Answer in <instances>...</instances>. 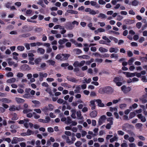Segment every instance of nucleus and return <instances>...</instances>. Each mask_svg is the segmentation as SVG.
I'll return each instance as SVG.
<instances>
[{
	"label": "nucleus",
	"mask_w": 147,
	"mask_h": 147,
	"mask_svg": "<svg viewBox=\"0 0 147 147\" xmlns=\"http://www.w3.org/2000/svg\"><path fill=\"white\" fill-rule=\"evenodd\" d=\"M113 92L112 88L109 86L101 88L99 90V92L102 94L111 93Z\"/></svg>",
	"instance_id": "1"
},
{
	"label": "nucleus",
	"mask_w": 147,
	"mask_h": 147,
	"mask_svg": "<svg viewBox=\"0 0 147 147\" xmlns=\"http://www.w3.org/2000/svg\"><path fill=\"white\" fill-rule=\"evenodd\" d=\"M119 113L121 116L123 115V119L125 120H128V116L127 115L129 114V109H127L125 111L124 113L122 111H120L119 112Z\"/></svg>",
	"instance_id": "2"
},
{
	"label": "nucleus",
	"mask_w": 147,
	"mask_h": 147,
	"mask_svg": "<svg viewBox=\"0 0 147 147\" xmlns=\"http://www.w3.org/2000/svg\"><path fill=\"white\" fill-rule=\"evenodd\" d=\"M24 139L23 138L14 137L12 140L11 143L12 144H16L18 142L22 141Z\"/></svg>",
	"instance_id": "3"
},
{
	"label": "nucleus",
	"mask_w": 147,
	"mask_h": 147,
	"mask_svg": "<svg viewBox=\"0 0 147 147\" xmlns=\"http://www.w3.org/2000/svg\"><path fill=\"white\" fill-rule=\"evenodd\" d=\"M20 109V106H16L15 105H12L10 107L9 110L11 111H14L16 110L19 111Z\"/></svg>",
	"instance_id": "4"
},
{
	"label": "nucleus",
	"mask_w": 147,
	"mask_h": 147,
	"mask_svg": "<svg viewBox=\"0 0 147 147\" xmlns=\"http://www.w3.org/2000/svg\"><path fill=\"white\" fill-rule=\"evenodd\" d=\"M139 100L142 103H145L147 102V96L146 95H143L140 98Z\"/></svg>",
	"instance_id": "5"
},
{
	"label": "nucleus",
	"mask_w": 147,
	"mask_h": 147,
	"mask_svg": "<svg viewBox=\"0 0 147 147\" xmlns=\"http://www.w3.org/2000/svg\"><path fill=\"white\" fill-rule=\"evenodd\" d=\"M106 116L105 115H102L99 118L98 123L99 125H101L102 123L104 122L105 120Z\"/></svg>",
	"instance_id": "6"
},
{
	"label": "nucleus",
	"mask_w": 147,
	"mask_h": 147,
	"mask_svg": "<svg viewBox=\"0 0 147 147\" xmlns=\"http://www.w3.org/2000/svg\"><path fill=\"white\" fill-rule=\"evenodd\" d=\"M95 101L98 103V106L100 107H105V104L102 102V101L100 99L95 100Z\"/></svg>",
	"instance_id": "7"
},
{
	"label": "nucleus",
	"mask_w": 147,
	"mask_h": 147,
	"mask_svg": "<svg viewBox=\"0 0 147 147\" xmlns=\"http://www.w3.org/2000/svg\"><path fill=\"white\" fill-rule=\"evenodd\" d=\"M95 102L96 101L95 100H93L91 101L90 102V106L92 110H94L95 109L96 106L95 103Z\"/></svg>",
	"instance_id": "8"
},
{
	"label": "nucleus",
	"mask_w": 147,
	"mask_h": 147,
	"mask_svg": "<svg viewBox=\"0 0 147 147\" xmlns=\"http://www.w3.org/2000/svg\"><path fill=\"white\" fill-rule=\"evenodd\" d=\"M67 79L68 80L73 82L76 83L78 82V80L73 77L67 76Z\"/></svg>",
	"instance_id": "9"
},
{
	"label": "nucleus",
	"mask_w": 147,
	"mask_h": 147,
	"mask_svg": "<svg viewBox=\"0 0 147 147\" xmlns=\"http://www.w3.org/2000/svg\"><path fill=\"white\" fill-rule=\"evenodd\" d=\"M70 56V55L69 54H62V58L61 59L62 60H66Z\"/></svg>",
	"instance_id": "10"
},
{
	"label": "nucleus",
	"mask_w": 147,
	"mask_h": 147,
	"mask_svg": "<svg viewBox=\"0 0 147 147\" xmlns=\"http://www.w3.org/2000/svg\"><path fill=\"white\" fill-rule=\"evenodd\" d=\"M39 75L40 77V80L41 81L42 80L43 77H46L47 76V74L46 73H43L42 72L39 73Z\"/></svg>",
	"instance_id": "11"
},
{
	"label": "nucleus",
	"mask_w": 147,
	"mask_h": 147,
	"mask_svg": "<svg viewBox=\"0 0 147 147\" xmlns=\"http://www.w3.org/2000/svg\"><path fill=\"white\" fill-rule=\"evenodd\" d=\"M138 117L141 119V121L144 122L146 121V119L144 116H142L141 114H139L137 115Z\"/></svg>",
	"instance_id": "12"
},
{
	"label": "nucleus",
	"mask_w": 147,
	"mask_h": 147,
	"mask_svg": "<svg viewBox=\"0 0 147 147\" xmlns=\"http://www.w3.org/2000/svg\"><path fill=\"white\" fill-rule=\"evenodd\" d=\"M0 100L4 103H9L11 102V100L6 98H3L0 99Z\"/></svg>",
	"instance_id": "13"
},
{
	"label": "nucleus",
	"mask_w": 147,
	"mask_h": 147,
	"mask_svg": "<svg viewBox=\"0 0 147 147\" xmlns=\"http://www.w3.org/2000/svg\"><path fill=\"white\" fill-rule=\"evenodd\" d=\"M121 89L123 92L125 93H127L128 91L129 88L128 87H126V86L123 85L121 87Z\"/></svg>",
	"instance_id": "14"
},
{
	"label": "nucleus",
	"mask_w": 147,
	"mask_h": 147,
	"mask_svg": "<svg viewBox=\"0 0 147 147\" xmlns=\"http://www.w3.org/2000/svg\"><path fill=\"white\" fill-rule=\"evenodd\" d=\"M88 12H89V13L90 14L94 15L97 13H99V11L98 10H97L96 11H95L94 10L91 9Z\"/></svg>",
	"instance_id": "15"
},
{
	"label": "nucleus",
	"mask_w": 147,
	"mask_h": 147,
	"mask_svg": "<svg viewBox=\"0 0 147 147\" xmlns=\"http://www.w3.org/2000/svg\"><path fill=\"white\" fill-rule=\"evenodd\" d=\"M130 135L132 136V137L129 138V141L130 142H133L134 140V134L133 132H130V133H129V135Z\"/></svg>",
	"instance_id": "16"
},
{
	"label": "nucleus",
	"mask_w": 147,
	"mask_h": 147,
	"mask_svg": "<svg viewBox=\"0 0 147 147\" xmlns=\"http://www.w3.org/2000/svg\"><path fill=\"white\" fill-rule=\"evenodd\" d=\"M141 73H129V77L133 76H136L138 77H140L141 76Z\"/></svg>",
	"instance_id": "17"
},
{
	"label": "nucleus",
	"mask_w": 147,
	"mask_h": 147,
	"mask_svg": "<svg viewBox=\"0 0 147 147\" xmlns=\"http://www.w3.org/2000/svg\"><path fill=\"white\" fill-rule=\"evenodd\" d=\"M68 40L66 38H63L62 39H60L58 41L60 45L63 44L65 42L67 41Z\"/></svg>",
	"instance_id": "18"
},
{
	"label": "nucleus",
	"mask_w": 147,
	"mask_h": 147,
	"mask_svg": "<svg viewBox=\"0 0 147 147\" xmlns=\"http://www.w3.org/2000/svg\"><path fill=\"white\" fill-rule=\"evenodd\" d=\"M16 79L15 78H12L7 80V82L8 83H11L15 82L16 81Z\"/></svg>",
	"instance_id": "19"
},
{
	"label": "nucleus",
	"mask_w": 147,
	"mask_h": 147,
	"mask_svg": "<svg viewBox=\"0 0 147 147\" xmlns=\"http://www.w3.org/2000/svg\"><path fill=\"white\" fill-rule=\"evenodd\" d=\"M42 59L40 57H38L36 59L34 60V62L36 65H38L41 62Z\"/></svg>",
	"instance_id": "20"
},
{
	"label": "nucleus",
	"mask_w": 147,
	"mask_h": 147,
	"mask_svg": "<svg viewBox=\"0 0 147 147\" xmlns=\"http://www.w3.org/2000/svg\"><path fill=\"white\" fill-rule=\"evenodd\" d=\"M15 100L18 103L24 102L25 101V100L24 99L18 97H16L15 98Z\"/></svg>",
	"instance_id": "21"
},
{
	"label": "nucleus",
	"mask_w": 147,
	"mask_h": 147,
	"mask_svg": "<svg viewBox=\"0 0 147 147\" xmlns=\"http://www.w3.org/2000/svg\"><path fill=\"white\" fill-rule=\"evenodd\" d=\"M76 114L77 117L78 118V119H82L83 117L82 116L81 112L80 111H77Z\"/></svg>",
	"instance_id": "22"
},
{
	"label": "nucleus",
	"mask_w": 147,
	"mask_h": 147,
	"mask_svg": "<svg viewBox=\"0 0 147 147\" xmlns=\"http://www.w3.org/2000/svg\"><path fill=\"white\" fill-rule=\"evenodd\" d=\"M90 116L92 117H95L97 116V112L95 111H94L92 112L90 114Z\"/></svg>",
	"instance_id": "23"
},
{
	"label": "nucleus",
	"mask_w": 147,
	"mask_h": 147,
	"mask_svg": "<svg viewBox=\"0 0 147 147\" xmlns=\"http://www.w3.org/2000/svg\"><path fill=\"white\" fill-rule=\"evenodd\" d=\"M67 28L70 30L72 29L74 27L72 23H69L67 25Z\"/></svg>",
	"instance_id": "24"
},
{
	"label": "nucleus",
	"mask_w": 147,
	"mask_h": 147,
	"mask_svg": "<svg viewBox=\"0 0 147 147\" xmlns=\"http://www.w3.org/2000/svg\"><path fill=\"white\" fill-rule=\"evenodd\" d=\"M109 111L111 112H113V111H115V112H116L117 111V107H110L109 108Z\"/></svg>",
	"instance_id": "25"
},
{
	"label": "nucleus",
	"mask_w": 147,
	"mask_h": 147,
	"mask_svg": "<svg viewBox=\"0 0 147 147\" xmlns=\"http://www.w3.org/2000/svg\"><path fill=\"white\" fill-rule=\"evenodd\" d=\"M81 89L80 87V86H76V89L74 90V92L75 93H78L80 92Z\"/></svg>",
	"instance_id": "26"
},
{
	"label": "nucleus",
	"mask_w": 147,
	"mask_h": 147,
	"mask_svg": "<svg viewBox=\"0 0 147 147\" xmlns=\"http://www.w3.org/2000/svg\"><path fill=\"white\" fill-rule=\"evenodd\" d=\"M98 51L101 53L107 52L108 51V50L105 48L102 47H100L98 49Z\"/></svg>",
	"instance_id": "27"
},
{
	"label": "nucleus",
	"mask_w": 147,
	"mask_h": 147,
	"mask_svg": "<svg viewBox=\"0 0 147 147\" xmlns=\"http://www.w3.org/2000/svg\"><path fill=\"white\" fill-rule=\"evenodd\" d=\"M37 52L42 54H43L45 52V50L42 48H39L37 50Z\"/></svg>",
	"instance_id": "28"
},
{
	"label": "nucleus",
	"mask_w": 147,
	"mask_h": 147,
	"mask_svg": "<svg viewBox=\"0 0 147 147\" xmlns=\"http://www.w3.org/2000/svg\"><path fill=\"white\" fill-rule=\"evenodd\" d=\"M139 3V2L136 0H134L130 4L133 6H136L138 5Z\"/></svg>",
	"instance_id": "29"
},
{
	"label": "nucleus",
	"mask_w": 147,
	"mask_h": 147,
	"mask_svg": "<svg viewBox=\"0 0 147 147\" xmlns=\"http://www.w3.org/2000/svg\"><path fill=\"white\" fill-rule=\"evenodd\" d=\"M34 132L33 131L29 129H28L26 131V134L27 136H30L31 134H34Z\"/></svg>",
	"instance_id": "30"
},
{
	"label": "nucleus",
	"mask_w": 147,
	"mask_h": 147,
	"mask_svg": "<svg viewBox=\"0 0 147 147\" xmlns=\"http://www.w3.org/2000/svg\"><path fill=\"white\" fill-rule=\"evenodd\" d=\"M72 122V121L70 117H68L67 118V119L65 121V123L67 124H70Z\"/></svg>",
	"instance_id": "31"
},
{
	"label": "nucleus",
	"mask_w": 147,
	"mask_h": 147,
	"mask_svg": "<svg viewBox=\"0 0 147 147\" xmlns=\"http://www.w3.org/2000/svg\"><path fill=\"white\" fill-rule=\"evenodd\" d=\"M29 120L28 119H24L23 120H21L19 121V123L20 124H24L25 122H28Z\"/></svg>",
	"instance_id": "32"
},
{
	"label": "nucleus",
	"mask_w": 147,
	"mask_h": 147,
	"mask_svg": "<svg viewBox=\"0 0 147 147\" xmlns=\"http://www.w3.org/2000/svg\"><path fill=\"white\" fill-rule=\"evenodd\" d=\"M67 12L71 14H77L78 13V12L77 11H74L73 10H67Z\"/></svg>",
	"instance_id": "33"
},
{
	"label": "nucleus",
	"mask_w": 147,
	"mask_h": 147,
	"mask_svg": "<svg viewBox=\"0 0 147 147\" xmlns=\"http://www.w3.org/2000/svg\"><path fill=\"white\" fill-rule=\"evenodd\" d=\"M78 57L79 58H82L83 59H89L90 58V57L88 55H84L82 56H78Z\"/></svg>",
	"instance_id": "34"
},
{
	"label": "nucleus",
	"mask_w": 147,
	"mask_h": 147,
	"mask_svg": "<svg viewBox=\"0 0 147 147\" xmlns=\"http://www.w3.org/2000/svg\"><path fill=\"white\" fill-rule=\"evenodd\" d=\"M11 58H8L7 60L8 64L10 66L13 65L14 63V62L11 61Z\"/></svg>",
	"instance_id": "35"
},
{
	"label": "nucleus",
	"mask_w": 147,
	"mask_h": 147,
	"mask_svg": "<svg viewBox=\"0 0 147 147\" xmlns=\"http://www.w3.org/2000/svg\"><path fill=\"white\" fill-rule=\"evenodd\" d=\"M84 83H89L91 81V79L90 78H89L88 79H87L86 78H85L84 80Z\"/></svg>",
	"instance_id": "36"
},
{
	"label": "nucleus",
	"mask_w": 147,
	"mask_h": 147,
	"mask_svg": "<svg viewBox=\"0 0 147 147\" xmlns=\"http://www.w3.org/2000/svg\"><path fill=\"white\" fill-rule=\"evenodd\" d=\"M66 142L68 144H70L74 143L68 137L66 139Z\"/></svg>",
	"instance_id": "37"
},
{
	"label": "nucleus",
	"mask_w": 147,
	"mask_h": 147,
	"mask_svg": "<svg viewBox=\"0 0 147 147\" xmlns=\"http://www.w3.org/2000/svg\"><path fill=\"white\" fill-rule=\"evenodd\" d=\"M98 18H101L102 19L105 18H107L106 15L102 13H100L98 16Z\"/></svg>",
	"instance_id": "38"
},
{
	"label": "nucleus",
	"mask_w": 147,
	"mask_h": 147,
	"mask_svg": "<svg viewBox=\"0 0 147 147\" xmlns=\"http://www.w3.org/2000/svg\"><path fill=\"white\" fill-rule=\"evenodd\" d=\"M118 139V138L116 136H114L113 138L111 139L110 141L111 143H112L115 141H117Z\"/></svg>",
	"instance_id": "39"
},
{
	"label": "nucleus",
	"mask_w": 147,
	"mask_h": 147,
	"mask_svg": "<svg viewBox=\"0 0 147 147\" xmlns=\"http://www.w3.org/2000/svg\"><path fill=\"white\" fill-rule=\"evenodd\" d=\"M18 118V117L16 114V113H14L13 115V117L11 119L13 120H16Z\"/></svg>",
	"instance_id": "40"
},
{
	"label": "nucleus",
	"mask_w": 147,
	"mask_h": 147,
	"mask_svg": "<svg viewBox=\"0 0 147 147\" xmlns=\"http://www.w3.org/2000/svg\"><path fill=\"white\" fill-rule=\"evenodd\" d=\"M30 34L29 33L23 34L20 35L21 37L26 38L29 36H30Z\"/></svg>",
	"instance_id": "41"
},
{
	"label": "nucleus",
	"mask_w": 147,
	"mask_h": 147,
	"mask_svg": "<svg viewBox=\"0 0 147 147\" xmlns=\"http://www.w3.org/2000/svg\"><path fill=\"white\" fill-rule=\"evenodd\" d=\"M109 51L110 53L115 52L116 53L118 51V50H116L115 48L112 47L109 49Z\"/></svg>",
	"instance_id": "42"
},
{
	"label": "nucleus",
	"mask_w": 147,
	"mask_h": 147,
	"mask_svg": "<svg viewBox=\"0 0 147 147\" xmlns=\"http://www.w3.org/2000/svg\"><path fill=\"white\" fill-rule=\"evenodd\" d=\"M47 62L49 63V65H54L55 63V62L52 60H49L47 61Z\"/></svg>",
	"instance_id": "43"
},
{
	"label": "nucleus",
	"mask_w": 147,
	"mask_h": 147,
	"mask_svg": "<svg viewBox=\"0 0 147 147\" xmlns=\"http://www.w3.org/2000/svg\"><path fill=\"white\" fill-rule=\"evenodd\" d=\"M121 79L119 77H117L115 78L113 80V81L116 83L119 82V81H121Z\"/></svg>",
	"instance_id": "44"
},
{
	"label": "nucleus",
	"mask_w": 147,
	"mask_h": 147,
	"mask_svg": "<svg viewBox=\"0 0 147 147\" xmlns=\"http://www.w3.org/2000/svg\"><path fill=\"white\" fill-rule=\"evenodd\" d=\"M127 105L125 104H121L119 105V107L120 108L123 109H125Z\"/></svg>",
	"instance_id": "45"
},
{
	"label": "nucleus",
	"mask_w": 147,
	"mask_h": 147,
	"mask_svg": "<svg viewBox=\"0 0 147 147\" xmlns=\"http://www.w3.org/2000/svg\"><path fill=\"white\" fill-rule=\"evenodd\" d=\"M32 111V110L31 109H26L23 111V113L24 114H26L29 112H31Z\"/></svg>",
	"instance_id": "46"
},
{
	"label": "nucleus",
	"mask_w": 147,
	"mask_h": 147,
	"mask_svg": "<svg viewBox=\"0 0 147 147\" xmlns=\"http://www.w3.org/2000/svg\"><path fill=\"white\" fill-rule=\"evenodd\" d=\"M24 47L22 46H18L17 47V49L19 51H22L24 49Z\"/></svg>",
	"instance_id": "47"
},
{
	"label": "nucleus",
	"mask_w": 147,
	"mask_h": 147,
	"mask_svg": "<svg viewBox=\"0 0 147 147\" xmlns=\"http://www.w3.org/2000/svg\"><path fill=\"white\" fill-rule=\"evenodd\" d=\"M23 96L24 98H31V96L30 94H26L23 95Z\"/></svg>",
	"instance_id": "48"
},
{
	"label": "nucleus",
	"mask_w": 147,
	"mask_h": 147,
	"mask_svg": "<svg viewBox=\"0 0 147 147\" xmlns=\"http://www.w3.org/2000/svg\"><path fill=\"white\" fill-rule=\"evenodd\" d=\"M82 144V143L81 141H78L75 143V145L77 147H79Z\"/></svg>",
	"instance_id": "49"
},
{
	"label": "nucleus",
	"mask_w": 147,
	"mask_h": 147,
	"mask_svg": "<svg viewBox=\"0 0 147 147\" xmlns=\"http://www.w3.org/2000/svg\"><path fill=\"white\" fill-rule=\"evenodd\" d=\"M67 104V102L66 101H65L64 102H63V105L62 106V110L63 111H64L65 109L66 108V106L65 105H64L65 104Z\"/></svg>",
	"instance_id": "50"
},
{
	"label": "nucleus",
	"mask_w": 147,
	"mask_h": 147,
	"mask_svg": "<svg viewBox=\"0 0 147 147\" xmlns=\"http://www.w3.org/2000/svg\"><path fill=\"white\" fill-rule=\"evenodd\" d=\"M93 55H94L96 57H102V56H101V55H100V54L99 53L96 52L95 53H93L92 54Z\"/></svg>",
	"instance_id": "51"
},
{
	"label": "nucleus",
	"mask_w": 147,
	"mask_h": 147,
	"mask_svg": "<svg viewBox=\"0 0 147 147\" xmlns=\"http://www.w3.org/2000/svg\"><path fill=\"white\" fill-rule=\"evenodd\" d=\"M24 76V74L21 73L19 72L17 73V76L18 78H22Z\"/></svg>",
	"instance_id": "52"
},
{
	"label": "nucleus",
	"mask_w": 147,
	"mask_h": 147,
	"mask_svg": "<svg viewBox=\"0 0 147 147\" xmlns=\"http://www.w3.org/2000/svg\"><path fill=\"white\" fill-rule=\"evenodd\" d=\"M45 91L49 93L50 95H51L52 94V92L51 91V89L49 88H47L45 90Z\"/></svg>",
	"instance_id": "53"
},
{
	"label": "nucleus",
	"mask_w": 147,
	"mask_h": 147,
	"mask_svg": "<svg viewBox=\"0 0 147 147\" xmlns=\"http://www.w3.org/2000/svg\"><path fill=\"white\" fill-rule=\"evenodd\" d=\"M74 67H79V62L78 61H75L73 64Z\"/></svg>",
	"instance_id": "54"
},
{
	"label": "nucleus",
	"mask_w": 147,
	"mask_h": 147,
	"mask_svg": "<svg viewBox=\"0 0 147 147\" xmlns=\"http://www.w3.org/2000/svg\"><path fill=\"white\" fill-rule=\"evenodd\" d=\"M44 120L45 122V123H48L49 122L50 120V119L49 117H46Z\"/></svg>",
	"instance_id": "55"
},
{
	"label": "nucleus",
	"mask_w": 147,
	"mask_h": 147,
	"mask_svg": "<svg viewBox=\"0 0 147 147\" xmlns=\"http://www.w3.org/2000/svg\"><path fill=\"white\" fill-rule=\"evenodd\" d=\"M62 55L60 54H58L56 57L55 59H62Z\"/></svg>",
	"instance_id": "56"
},
{
	"label": "nucleus",
	"mask_w": 147,
	"mask_h": 147,
	"mask_svg": "<svg viewBox=\"0 0 147 147\" xmlns=\"http://www.w3.org/2000/svg\"><path fill=\"white\" fill-rule=\"evenodd\" d=\"M72 113L71 115V116L72 118L75 119L76 118L75 115V111L74 110H73L72 111Z\"/></svg>",
	"instance_id": "57"
},
{
	"label": "nucleus",
	"mask_w": 147,
	"mask_h": 147,
	"mask_svg": "<svg viewBox=\"0 0 147 147\" xmlns=\"http://www.w3.org/2000/svg\"><path fill=\"white\" fill-rule=\"evenodd\" d=\"M142 25V23L140 22H138L136 24V26L138 29L141 28Z\"/></svg>",
	"instance_id": "58"
},
{
	"label": "nucleus",
	"mask_w": 147,
	"mask_h": 147,
	"mask_svg": "<svg viewBox=\"0 0 147 147\" xmlns=\"http://www.w3.org/2000/svg\"><path fill=\"white\" fill-rule=\"evenodd\" d=\"M141 80L143 82H147V79L145 76H143L141 77Z\"/></svg>",
	"instance_id": "59"
},
{
	"label": "nucleus",
	"mask_w": 147,
	"mask_h": 147,
	"mask_svg": "<svg viewBox=\"0 0 147 147\" xmlns=\"http://www.w3.org/2000/svg\"><path fill=\"white\" fill-rule=\"evenodd\" d=\"M13 74L12 72H8L6 75L7 77H12L13 76Z\"/></svg>",
	"instance_id": "60"
},
{
	"label": "nucleus",
	"mask_w": 147,
	"mask_h": 147,
	"mask_svg": "<svg viewBox=\"0 0 147 147\" xmlns=\"http://www.w3.org/2000/svg\"><path fill=\"white\" fill-rule=\"evenodd\" d=\"M113 117H110L108 119L107 121L110 122L109 123H111V124H113Z\"/></svg>",
	"instance_id": "61"
},
{
	"label": "nucleus",
	"mask_w": 147,
	"mask_h": 147,
	"mask_svg": "<svg viewBox=\"0 0 147 147\" xmlns=\"http://www.w3.org/2000/svg\"><path fill=\"white\" fill-rule=\"evenodd\" d=\"M24 45L27 50H29L30 49V45L28 43H25Z\"/></svg>",
	"instance_id": "62"
},
{
	"label": "nucleus",
	"mask_w": 147,
	"mask_h": 147,
	"mask_svg": "<svg viewBox=\"0 0 147 147\" xmlns=\"http://www.w3.org/2000/svg\"><path fill=\"white\" fill-rule=\"evenodd\" d=\"M121 100V99L120 98H119L117 100H113L112 101V103L113 104H115L117 103L119 101Z\"/></svg>",
	"instance_id": "63"
},
{
	"label": "nucleus",
	"mask_w": 147,
	"mask_h": 147,
	"mask_svg": "<svg viewBox=\"0 0 147 147\" xmlns=\"http://www.w3.org/2000/svg\"><path fill=\"white\" fill-rule=\"evenodd\" d=\"M121 146L122 147H127L128 145L126 143V142L124 141V142L121 144Z\"/></svg>",
	"instance_id": "64"
}]
</instances>
